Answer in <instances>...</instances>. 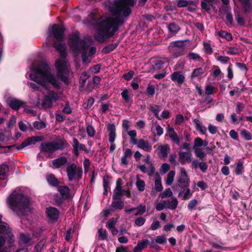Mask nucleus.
<instances>
[{"instance_id": "nucleus-56", "label": "nucleus", "mask_w": 252, "mask_h": 252, "mask_svg": "<svg viewBox=\"0 0 252 252\" xmlns=\"http://www.w3.org/2000/svg\"><path fill=\"white\" fill-rule=\"evenodd\" d=\"M136 208V209H138V211L135 214V216L142 215L146 211V206H143L142 205H140L138 207H137Z\"/></svg>"}, {"instance_id": "nucleus-2", "label": "nucleus", "mask_w": 252, "mask_h": 252, "mask_svg": "<svg viewBox=\"0 0 252 252\" xmlns=\"http://www.w3.org/2000/svg\"><path fill=\"white\" fill-rule=\"evenodd\" d=\"M51 30L53 37L56 40L53 46L60 53V57L57 59L55 62L57 74L64 84L68 85L69 83V79L72 76V72L66 59L67 52L65 43L63 41L64 30L62 27L54 24Z\"/></svg>"}, {"instance_id": "nucleus-46", "label": "nucleus", "mask_w": 252, "mask_h": 252, "mask_svg": "<svg viewBox=\"0 0 252 252\" xmlns=\"http://www.w3.org/2000/svg\"><path fill=\"white\" fill-rule=\"evenodd\" d=\"M33 126L36 129L40 130L45 128L46 124L43 121H36L33 124Z\"/></svg>"}, {"instance_id": "nucleus-52", "label": "nucleus", "mask_w": 252, "mask_h": 252, "mask_svg": "<svg viewBox=\"0 0 252 252\" xmlns=\"http://www.w3.org/2000/svg\"><path fill=\"white\" fill-rule=\"evenodd\" d=\"M202 141L203 140L200 137H196L194 139V144H193V149H198L199 147L202 146Z\"/></svg>"}, {"instance_id": "nucleus-32", "label": "nucleus", "mask_w": 252, "mask_h": 252, "mask_svg": "<svg viewBox=\"0 0 252 252\" xmlns=\"http://www.w3.org/2000/svg\"><path fill=\"white\" fill-rule=\"evenodd\" d=\"M148 108L154 114V115L159 120H161V118L159 116L158 114L161 109V106L157 105H150Z\"/></svg>"}, {"instance_id": "nucleus-58", "label": "nucleus", "mask_w": 252, "mask_h": 252, "mask_svg": "<svg viewBox=\"0 0 252 252\" xmlns=\"http://www.w3.org/2000/svg\"><path fill=\"white\" fill-rule=\"evenodd\" d=\"M198 204V201L196 199H192L190 201L188 205L189 210L192 211Z\"/></svg>"}, {"instance_id": "nucleus-61", "label": "nucleus", "mask_w": 252, "mask_h": 252, "mask_svg": "<svg viewBox=\"0 0 252 252\" xmlns=\"http://www.w3.org/2000/svg\"><path fill=\"white\" fill-rule=\"evenodd\" d=\"M187 7H188V9L189 11L193 12L195 10L196 6L193 1L189 0V4H188Z\"/></svg>"}, {"instance_id": "nucleus-9", "label": "nucleus", "mask_w": 252, "mask_h": 252, "mask_svg": "<svg viewBox=\"0 0 252 252\" xmlns=\"http://www.w3.org/2000/svg\"><path fill=\"white\" fill-rule=\"evenodd\" d=\"M107 129L109 131V142L111 143L110 146V151L111 152L114 151L116 148V145L114 143L116 138V126L114 124H109L107 125Z\"/></svg>"}, {"instance_id": "nucleus-16", "label": "nucleus", "mask_w": 252, "mask_h": 252, "mask_svg": "<svg viewBox=\"0 0 252 252\" xmlns=\"http://www.w3.org/2000/svg\"><path fill=\"white\" fill-rule=\"evenodd\" d=\"M137 168L143 173H147L149 176H152L155 172V167L154 164L147 165V164L139 165Z\"/></svg>"}, {"instance_id": "nucleus-1", "label": "nucleus", "mask_w": 252, "mask_h": 252, "mask_svg": "<svg viewBox=\"0 0 252 252\" xmlns=\"http://www.w3.org/2000/svg\"><path fill=\"white\" fill-rule=\"evenodd\" d=\"M136 0H109L106 6L111 16L96 17L91 13L88 21L96 30L94 34L95 39L102 43L113 37L119 27L125 22V18L131 13L129 6H133Z\"/></svg>"}, {"instance_id": "nucleus-35", "label": "nucleus", "mask_w": 252, "mask_h": 252, "mask_svg": "<svg viewBox=\"0 0 252 252\" xmlns=\"http://www.w3.org/2000/svg\"><path fill=\"white\" fill-rule=\"evenodd\" d=\"M46 180L49 184L53 186H57L59 181L55 177L54 175L52 174H48L46 176Z\"/></svg>"}, {"instance_id": "nucleus-14", "label": "nucleus", "mask_w": 252, "mask_h": 252, "mask_svg": "<svg viewBox=\"0 0 252 252\" xmlns=\"http://www.w3.org/2000/svg\"><path fill=\"white\" fill-rule=\"evenodd\" d=\"M179 161L182 164L191 162L192 161L191 153L189 152H180L179 153Z\"/></svg>"}, {"instance_id": "nucleus-38", "label": "nucleus", "mask_w": 252, "mask_h": 252, "mask_svg": "<svg viewBox=\"0 0 252 252\" xmlns=\"http://www.w3.org/2000/svg\"><path fill=\"white\" fill-rule=\"evenodd\" d=\"M184 50L185 49L175 48V50L169 51V52L172 53L171 55V58L175 59L183 55Z\"/></svg>"}, {"instance_id": "nucleus-33", "label": "nucleus", "mask_w": 252, "mask_h": 252, "mask_svg": "<svg viewBox=\"0 0 252 252\" xmlns=\"http://www.w3.org/2000/svg\"><path fill=\"white\" fill-rule=\"evenodd\" d=\"M58 191L61 193L63 199H66L69 197V189L67 186L60 187L58 188Z\"/></svg>"}, {"instance_id": "nucleus-6", "label": "nucleus", "mask_w": 252, "mask_h": 252, "mask_svg": "<svg viewBox=\"0 0 252 252\" xmlns=\"http://www.w3.org/2000/svg\"><path fill=\"white\" fill-rule=\"evenodd\" d=\"M66 144L65 141L62 140L42 142L40 145V150L41 152L51 154L57 150L64 149Z\"/></svg>"}, {"instance_id": "nucleus-20", "label": "nucleus", "mask_w": 252, "mask_h": 252, "mask_svg": "<svg viewBox=\"0 0 252 252\" xmlns=\"http://www.w3.org/2000/svg\"><path fill=\"white\" fill-rule=\"evenodd\" d=\"M137 148L142 149L144 151L151 152L152 149V146L148 141L140 139L138 140Z\"/></svg>"}, {"instance_id": "nucleus-64", "label": "nucleus", "mask_w": 252, "mask_h": 252, "mask_svg": "<svg viewBox=\"0 0 252 252\" xmlns=\"http://www.w3.org/2000/svg\"><path fill=\"white\" fill-rule=\"evenodd\" d=\"M146 220L143 217H139L135 219V224L137 226H142L145 222Z\"/></svg>"}, {"instance_id": "nucleus-7", "label": "nucleus", "mask_w": 252, "mask_h": 252, "mask_svg": "<svg viewBox=\"0 0 252 252\" xmlns=\"http://www.w3.org/2000/svg\"><path fill=\"white\" fill-rule=\"evenodd\" d=\"M68 179L69 181H78L81 177L83 170L81 167H77L75 163L67 165L66 168Z\"/></svg>"}, {"instance_id": "nucleus-8", "label": "nucleus", "mask_w": 252, "mask_h": 252, "mask_svg": "<svg viewBox=\"0 0 252 252\" xmlns=\"http://www.w3.org/2000/svg\"><path fill=\"white\" fill-rule=\"evenodd\" d=\"M1 215H0V233L6 235V238L9 243H12L14 240V236L8 224L1 220Z\"/></svg>"}, {"instance_id": "nucleus-36", "label": "nucleus", "mask_w": 252, "mask_h": 252, "mask_svg": "<svg viewBox=\"0 0 252 252\" xmlns=\"http://www.w3.org/2000/svg\"><path fill=\"white\" fill-rule=\"evenodd\" d=\"M20 243L23 244H30L31 241V237L29 234H21L19 236Z\"/></svg>"}, {"instance_id": "nucleus-3", "label": "nucleus", "mask_w": 252, "mask_h": 252, "mask_svg": "<svg viewBox=\"0 0 252 252\" xmlns=\"http://www.w3.org/2000/svg\"><path fill=\"white\" fill-rule=\"evenodd\" d=\"M32 73H27L26 77L36 82L43 88L49 90L51 86L56 89L60 88V83L55 75L51 71L50 65L42 62L37 66L32 64L30 67Z\"/></svg>"}, {"instance_id": "nucleus-10", "label": "nucleus", "mask_w": 252, "mask_h": 252, "mask_svg": "<svg viewBox=\"0 0 252 252\" xmlns=\"http://www.w3.org/2000/svg\"><path fill=\"white\" fill-rule=\"evenodd\" d=\"M179 186L182 188H188L189 186V179L184 167L180 168V175L178 180Z\"/></svg>"}, {"instance_id": "nucleus-53", "label": "nucleus", "mask_w": 252, "mask_h": 252, "mask_svg": "<svg viewBox=\"0 0 252 252\" xmlns=\"http://www.w3.org/2000/svg\"><path fill=\"white\" fill-rule=\"evenodd\" d=\"M215 88L211 85H208L205 87V94L207 95L214 94Z\"/></svg>"}, {"instance_id": "nucleus-45", "label": "nucleus", "mask_w": 252, "mask_h": 252, "mask_svg": "<svg viewBox=\"0 0 252 252\" xmlns=\"http://www.w3.org/2000/svg\"><path fill=\"white\" fill-rule=\"evenodd\" d=\"M155 189L157 191H161L162 190L163 187L161 185V178L159 177L157 178L155 180Z\"/></svg>"}, {"instance_id": "nucleus-42", "label": "nucleus", "mask_w": 252, "mask_h": 252, "mask_svg": "<svg viewBox=\"0 0 252 252\" xmlns=\"http://www.w3.org/2000/svg\"><path fill=\"white\" fill-rule=\"evenodd\" d=\"M244 171L243 163L239 161L237 163L236 168L235 169V173L236 175H239L243 173Z\"/></svg>"}, {"instance_id": "nucleus-15", "label": "nucleus", "mask_w": 252, "mask_h": 252, "mask_svg": "<svg viewBox=\"0 0 252 252\" xmlns=\"http://www.w3.org/2000/svg\"><path fill=\"white\" fill-rule=\"evenodd\" d=\"M46 214L50 220H55L59 218L60 212L55 207H49L46 208Z\"/></svg>"}, {"instance_id": "nucleus-48", "label": "nucleus", "mask_w": 252, "mask_h": 252, "mask_svg": "<svg viewBox=\"0 0 252 252\" xmlns=\"http://www.w3.org/2000/svg\"><path fill=\"white\" fill-rule=\"evenodd\" d=\"M155 94V87L154 85H149L146 89V94L149 96H153Z\"/></svg>"}, {"instance_id": "nucleus-62", "label": "nucleus", "mask_w": 252, "mask_h": 252, "mask_svg": "<svg viewBox=\"0 0 252 252\" xmlns=\"http://www.w3.org/2000/svg\"><path fill=\"white\" fill-rule=\"evenodd\" d=\"M208 168V166L206 162L204 161H201L200 162L199 168L202 172L205 173L207 171Z\"/></svg>"}, {"instance_id": "nucleus-43", "label": "nucleus", "mask_w": 252, "mask_h": 252, "mask_svg": "<svg viewBox=\"0 0 252 252\" xmlns=\"http://www.w3.org/2000/svg\"><path fill=\"white\" fill-rule=\"evenodd\" d=\"M195 156L200 159H204L206 156L205 153L200 148L194 149Z\"/></svg>"}, {"instance_id": "nucleus-39", "label": "nucleus", "mask_w": 252, "mask_h": 252, "mask_svg": "<svg viewBox=\"0 0 252 252\" xmlns=\"http://www.w3.org/2000/svg\"><path fill=\"white\" fill-rule=\"evenodd\" d=\"M136 186L138 189L140 191L144 190L145 188V183L143 180H141L139 178H136Z\"/></svg>"}, {"instance_id": "nucleus-24", "label": "nucleus", "mask_w": 252, "mask_h": 252, "mask_svg": "<svg viewBox=\"0 0 252 252\" xmlns=\"http://www.w3.org/2000/svg\"><path fill=\"white\" fill-rule=\"evenodd\" d=\"M150 244L149 241L146 239L142 241H139L137 245L134 247L132 252H140V251L147 247Z\"/></svg>"}, {"instance_id": "nucleus-59", "label": "nucleus", "mask_w": 252, "mask_h": 252, "mask_svg": "<svg viewBox=\"0 0 252 252\" xmlns=\"http://www.w3.org/2000/svg\"><path fill=\"white\" fill-rule=\"evenodd\" d=\"M178 200L176 198H172L170 201V204L168 206V208L172 210H174L176 208L178 205Z\"/></svg>"}, {"instance_id": "nucleus-22", "label": "nucleus", "mask_w": 252, "mask_h": 252, "mask_svg": "<svg viewBox=\"0 0 252 252\" xmlns=\"http://www.w3.org/2000/svg\"><path fill=\"white\" fill-rule=\"evenodd\" d=\"M205 68L199 67L194 69L190 75V80L193 81L196 79H200L201 76L204 73Z\"/></svg>"}, {"instance_id": "nucleus-34", "label": "nucleus", "mask_w": 252, "mask_h": 252, "mask_svg": "<svg viewBox=\"0 0 252 252\" xmlns=\"http://www.w3.org/2000/svg\"><path fill=\"white\" fill-rule=\"evenodd\" d=\"M167 29L170 33L172 35L176 34L180 30L179 26L174 23H170L167 26Z\"/></svg>"}, {"instance_id": "nucleus-55", "label": "nucleus", "mask_w": 252, "mask_h": 252, "mask_svg": "<svg viewBox=\"0 0 252 252\" xmlns=\"http://www.w3.org/2000/svg\"><path fill=\"white\" fill-rule=\"evenodd\" d=\"M172 194L173 193L171 189L168 188L160 194V196L162 198H165L171 196Z\"/></svg>"}, {"instance_id": "nucleus-60", "label": "nucleus", "mask_w": 252, "mask_h": 252, "mask_svg": "<svg viewBox=\"0 0 252 252\" xmlns=\"http://www.w3.org/2000/svg\"><path fill=\"white\" fill-rule=\"evenodd\" d=\"M98 233L99 236L102 240H105L107 238V233L106 230H103L102 228H100L98 229Z\"/></svg>"}, {"instance_id": "nucleus-19", "label": "nucleus", "mask_w": 252, "mask_h": 252, "mask_svg": "<svg viewBox=\"0 0 252 252\" xmlns=\"http://www.w3.org/2000/svg\"><path fill=\"white\" fill-rule=\"evenodd\" d=\"M157 150L159 157L161 158H165L170 151V148L168 144H164L159 146Z\"/></svg>"}, {"instance_id": "nucleus-51", "label": "nucleus", "mask_w": 252, "mask_h": 252, "mask_svg": "<svg viewBox=\"0 0 252 252\" xmlns=\"http://www.w3.org/2000/svg\"><path fill=\"white\" fill-rule=\"evenodd\" d=\"M86 131L89 137H93L94 136L95 130L92 125H89L87 127Z\"/></svg>"}, {"instance_id": "nucleus-13", "label": "nucleus", "mask_w": 252, "mask_h": 252, "mask_svg": "<svg viewBox=\"0 0 252 252\" xmlns=\"http://www.w3.org/2000/svg\"><path fill=\"white\" fill-rule=\"evenodd\" d=\"M72 146L73 147L74 153L76 156H78L79 151L80 150L83 151L86 153H88L89 152V150L87 149L86 146L84 144H80L76 138H73Z\"/></svg>"}, {"instance_id": "nucleus-63", "label": "nucleus", "mask_w": 252, "mask_h": 252, "mask_svg": "<svg viewBox=\"0 0 252 252\" xmlns=\"http://www.w3.org/2000/svg\"><path fill=\"white\" fill-rule=\"evenodd\" d=\"M188 57L189 60L193 61H200L201 59V57L198 54L193 52L190 53L188 55Z\"/></svg>"}, {"instance_id": "nucleus-17", "label": "nucleus", "mask_w": 252, "mask_h": 252, "mask_svg": "<svg viewBox=\"0 0 252 252\" xmlns=\"http://www.w3.org/2000/svg\"><path fill=\"white\" fill-rule=\"evenodd\" d=\"M6 101L9 107L14 110H18L24 104V102L14 98H9Z\"/></svg>"}, {"instance_id": "nucleus-12", "label": "nucleus", "mask_w": 252, "mask_h": 252, "mask_svg": "<svg viewBox=\"0 0 252 252\" xmlns=\"http://www.w3.org/2000/svg\"><path fill=\"white\" fill-rule=\"evenodd\" d=\"M43 136H33L29 138L22 143L18 147V150L22 149L27 146L34 144L37 142L42 141L43 139Z\"/></svg>"}, {"instance_id": "nucleus-30", "label": "nucleus", "mask_w": 252, "mask_h": 252, "mask_svg": "<svg viewBox=\"0 0 252 252\" xmlns=\"http://www.w3.org/2000/svg\"><path fill=\"white\" fill-rule=\"evenodd\" d=\"M125 190L122 189V187H116L114 189L112 198L114 200H117L120 199V197L124 195Z\"/></svg>"}, {"instance_id": "nucleus-47", "label": "nucleus", "mask_w": 252, "mask_h": 252, "mask_svg": "<svg viewBox=\"0 0 252 252\" xmlns=\"http://www.w3.org/2000/svg\"><path fill=\"white\" fill-rule=\"evenodd\" d=\"M45 244L46 241L44 240L38 242L34 247L36 252H40L43 247L45 246Z\"/></svg>"}, {"instance_id": "nucleus-57", "label": "nucleus", "mask_w": 252, "mask_h": 252, "mask_svg": "<svg viewBox=\"0 0 252 252\" xmlns=\"http://www.w3.org/2000/svg\"><path fill=\"white\" fill-rule=\"evenodd\" d=\"M184 190L186 189V191L184 192L183 199L185 200L189 199L191 197L192 193L191 192L190 189L189 188V187L188 188H184Z\"/></svg>"}, {"instance_id": "nucleus-54", "label": "nucleus", "mask_w": 252, "mask_h": 252, "mask_svg": "<svg viewBox=\"0 0 252 252\" xmlns=\"http://www.w3.org/2000/svg\"><path fill=\"white\" fill-rule=\"evenodd\" d=\"M241 136L246 140H250L252 139V135L246 129H244L241 132Z\"/></svg>"}, {"instance_id": "nucleus-44", "label": "nucleus", "mask_w": 252, "mask_h": 252, "mask_svg": "<svg viewBox=\"0 0 252 252\" xmlns=\"http://www.w3.org/2000/svg\"><path fill=\"white\" fill-rule=\"evenodd\" d=\"M46 95L52 102L56 101L59 98L58 94L53 91L49 92Z\"/></svg>"}, {"instance_id": "nucleus-21", "label": "nucleus", "mask_w": 252, "mask_h": 252, "mask_svg": "<svg viewBox=\"0 0 252 252\" xmlns=\"http://www.w3.org/2000/svg\"><path fill=\"white\" fill-rule=\"evenodd\" d=\"M67 162V158L64 156L59 157L52 161V164L55 168H59L66 164Z\"/></svg>"}, {"instance_id": "nucleus-40", "label": "nucleus", "mask_w": 252, "mask_h": 252, "mask_svg": "<svg viewBox=\"0 0 252 252\" xmlns=\"http://www.w3.org/2000/svg\"><path fill=\"white\" fill-rule=\"evenodd\" d=\"M218 35L222 38H224L227 41H231L232 40V36L230 33L224 31H221L218 32Z\"/></svg>"}, {"instance_id": "nucleus-31", "label": "nucleus", "mask_w": 252, "mask_h": 252, "mask_svg": "<svg viewBox=\"0 0 252 252\" xmlns=\"http://www.w3.org/2000/svg\"><path fill=\"white\" fill-rule=\"evenodd\" d=\"M9 171L8 166L4 164L0 165V179L4 180L7 178Z\"/></svg>"}, {"instance_id": "nucleus-27", "label": "nucleus", "mask_w": 252, "mask_h": 252, "mask_svg": "<svg viewBox=\"0 0 252 252\" xmlns=\"http://www.w3.org/2000/svg\"><path fill=\"white\" fill-rule=\"evenodd\" d=\"M185 41L183 40H177L171 42L168 46L169 51L175 50V48L185 49Z\"/></svg>"}, {"instance_id": "nucleus-41", "label": "nucleus", "mask_w": 252, "mask_h": 252, "mask_svg": "<svg viewBox=\"0 0 252 252\" xmlns=\"http://www.w3.org/2000/svg\"><path fill=\"white\" fill-rule=\"evenodd\" d=\"M53 102L45 95L42 103V105L45 108H49L52 106Z\"/></svg>"}, {"instance_id": "nucleus-49", "label": "nucleus", "mask_w": 252, "mask_h": 252, "mask_svg": "<svg viewBox=\"0 0 252 252\" xmlns=\"http://www.w3.org/2000/svg\"><path fill=\"white\" fill-rule=\"evenodd\" d=\"M117 47V45L115 44H111L107 46H105L103 49L102 52L105 53H108L113 51Z\"/></svg>"}, {"instance_id": "nucleus-37", "label": "nucleus", "mask_w": 252, "mask_h": 252, "mask_svg": "<svg viewBox=\"0 0 252 252\" xmlns=\"http://www.w3.org/2000/svg\"><path fill=\"white\" fill-rule=\"evenodd\" d=\"M175 175V172L173 170L170 171L167 175L165 179V183L168 186H170L173 183Z\"/></svg>"}, {"instance_id": "nucleus-11", "label": "nucleus", "mask_w": 252, "mask_h": 252, "mask_svg": "<svg viewBox=\"0 0 252 252\" xmlns=\"http://www.w3.org/2000/svg\"><path fill=\"white\" fill-rule=\"evenodd\" d=\"M170 78L178 86H181L186 80L185 74L183 72L180 71L173 72L170 75Z\"/></svg>"}, {"instance_id": "nucleus-25", "label": "nucleus", "mask_w": 252, "mask_h": 252, "mask_svg": "<svg viewBox=\"0 0 252 252\" xmlns=\"http://www.w3.org/2000/svg\"><path fill=\"white\" fill-rule=\"evenodd\" d=\"M121 96L125 102L128 104L133 103L132 94H129V91L127 88H125L121 93Z\"/></svg>"}, {"instance_id": "nucleus-28", "label": "nucleus", "mask_w": 252, "mask_h": 252, "mask_svg": "<svg viewBox=\"0 0 252 252\" xmlns=\"http://www.w3.org/2000/svg\"><path fill=\"white\" fill-rule=\"evenodd\" d=\"M12 138V134L10 130H4L0 132V141L3 142H7Z\"/></svg>"}, {"instance_id": "nucleus-23", "label": "nucleus", "mask_w": 252, "mask_h": 252, "mask_svg": "<svg viewBox=\"0 0 252 252\" xmlns=\"http://www.w3.org/2000/svg\"><path fill=\"white\" fill-rule=\"evenodd\" d=\"M217 2V0H203L201 2V6L202 9L209 12L211 10V7L214 6Z\"/></svg>"}, {"instance_id": "nucleus-29", "label": "nucleus", "mask_w": 252, "mask_h": 252, "mask_svg": "<svg viewBox=\"0 0 252 252\" xmlns=\"http://www.w3.org/2000/svg\"><path fill=\"white\" fill-rule=\"evenodd\" d=\"M125 205L122 201H114L112 202V204L110 207V210L111 211H115L116 210H122L124 208Z\"/></svg>"}, {"instance_id": "nucleus-5", "label": "nucleus", "mask_w": 252, "mask_h": 252, "mask_svg": "<svg viewBox=\"0 0 252 252\" xmlns=\"http://www.w3.org/2000/svg\"><path fill=\"white\" fill-rule=\"evenodd\" d=\"M14 191L10 195L8 202L11 208L16 212H20L26 215L30 211L29 199L21 193H16Z\"/></svg>"}, {"instance_id": "nucleus-50", "label": "nucleus", "mask_w": 252, "mask_h": 252, "mask_svg": "<svg viewBox=\"0 0 252 252\" xmlns=\"http://www.w3.org/2000/svg\"><path fill=\"white\" fill-rule=\"evenodd\" d=\"M212 69L213 70V75L214 77H217L220 75L221 76L222 75V73H221V71L219 66L217 65H214L212 67Z\"/></svg>"}, {"instance_id": "nucleus-4", "label": "nucleus", "mask_w": 252, "mask_h": 252, "mask_svg": "<svg viewBox=\"0 0 252 252\" xmlns=\"http://www.w3.org/2000/svg\"><path fill=\"white\" fill-rule=\"evenodd\" d=\"M68 44L75 56L79 54H82V61L84 63L90 62L87 56V51L89 45L87 43L85 39H80L78 33H73L69 36Z\"/></svg>"}, {"instance_id": "nucleus-18", "label": "nucleus", "mask_w": 252, "mask_h": 252, "mask_svg": "<svg viewBox=\"0 0 252 252\" xmlns=\"http://www.w3.org/2000/svg\"><path fill=\"white\" fill-rule=\"evenodd\" d=\"M166 131L167 135L172 140V142L177 145H179L180 138L175 131L174 129L168 126L166 128Z\"/></svg>"}, {"instance_id": "nucleus-26", "label": "nucleus", "mask_w": 252, "mask_h": 252, "mask_svg": "<svg viewBox=\"0 0 252 252\" xmlns=\"http://www.w3.org/2000/svg\"><path fill=\"white\" fill-rule=\"evenodd\" d=\"M195 129L202 134H205L207 132V128L202 126L200 121L197 119H194L193 120Z\"/></svg>"}]
</instances>
